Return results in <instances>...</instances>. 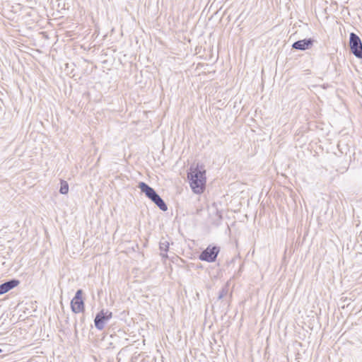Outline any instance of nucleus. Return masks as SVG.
<instances>
[{
	"label": "nucleus",
	"mask_w": 362,
	"mask_h": 362,
	"mask_svg": "<svg viewBox=\"0 0 362 362\" xmlns=\"http://www.w3.org/2000/svg\"><path fill=\"white\" fill-rule=\"evenodd\" d=\"M169 243L165 239L162 238L159 243V247L161 251V256L164 258L168 257L167 252L169 250Z\"/></svg>",
	"instance_id": "9"
},
{
	"label": "nucleus",
	"mask_w": 362,
	"mask_h": 362,
	"mask_svg": "<svg viewBox=\"0 0 362 362\" xmlns=\"http://www.w3.org/2000/svg\"><path fill=\"white\" fill-rule=\"evenodd\" d=\"M151 201L162 211H165L168 210V206L163 199L158 195V194L151 199Z\"/></svg>",
	"instance_id": "10"
},
{
	"label": "nucleus",
	"mask_w": 362,
	"mask_h": 362,
	"mask_svg": "<svg viewBox=\"0 0 362 362\" xmlns=\"http://www.w3.org/2000/svg\"><path fill=\"white\" fill-rule=\"evenodd\" d=\"M313 42L311 38L298 40L292 45V48L298 50H305L313 45Z\"/></svg>",
	"instance_id": "6"
},
{
	"label": "nucleus",
	"mask_w": 362,
	"mask_h": 362,
	"mask_svg": "<svg viewBox=\"0 0 362 362\" xmlns=\"http://www.w3.org/2000/svg\"><path fill=\"white\" fill-rule=\"evenodd\" d=\"M19 284L20 281L15 279H11L1 284L0 285V295L7 293L10 290L18 286Z\"/></svg>",
	"instance_id": "7"
},
{
	"label": "nucleus",
	"mask_w": 362,
	"mask_h": 362,
	"mask_svg": "<svg viewBox=\"0 0 362 362\" xmlns=\"http://www.w3.org/2000/svg\"><path fill=\"white\" fill-rule=\"evenodd\" d=\"M112 317V312H110L109 310L104 311V310H102L101 311H100L99 313H97V315L95 317L94 323H95V327L98 330L103 329L105 327V322L109 320L110 319H111Z\"/></svg>",
	"instance_id": "5"
},
{
	"label": "nucleus",
	"mask_w": 362,
	"mask_h": 362,
	"mask_svg": "<svg viewBox=\"0 0 362 362\" xmlns=\"http://www.w3.org/2000/svg\"><path fill=\"white\" fill-rule=\"evenodd\" d=\"M1 352H2V350L0 349V353H1Z\"/></svg>",
	"instance_id": "13"
},
{
	"label": "nucleus",
	"mask_w": 362,
	"mask_h": 362,
	"mask_svg": "<svg viewBox=\"0 0 362 362\" xmlns=\"http://www.w3.org/2000/svg\"><path fill=\"white\" fill-rule=\"evenodd\" d=\"M228 291L227 287H224V288H223L220 291V292H219V294H218V298L219 300H221V299H222L223 298H224V297L227 295Z\"/></svg>",
	"instance_id": "12"
},
{
	"label": "nucleus",
	"mask_w": 362,
	"mask_h": 362,
	"mask_svg": "<svg viewBox=\"0 0 362 362\" xmlns=\"http://www.w3.org/2000/svg\"><path fill=\"white\" fill-rule=\"evenodd\" d=\"M349 47L355 57L362 59V42L360 37L354 33H351L349 36Z\"/></svg>",
	"instance_id": "2"
},
{
	"label": "nucleus",
	"mask_w": 362,
	"mask_h": 362,
	"mask_svg": "<svg viewBox=\"0 0 362 362\" xmlns=\"http://www.w3.org/2000/svg\"><path fill=\"white\" fill-rule=\"evenodd\" d=\"M139 188L151 200L154 199V197L158 194L153 188H152L151 187H150L144 182H141L139 183Z\"/></svg>",
	"instance_id": "8"
},
{
	"label": "nucleus",
	"mask_w": 362,
	"mask_h": 362,
	"mask_svg": "<svg viewBox=\"0 0 362 362\" xmlns=\"http://www.w3.org/2000/svg\"><path fill=\"white\" fill-rule=\"evenodd\" d=\"M187 176L194 192H203L206 184L205 170L199 168L198 165L196 168L191 167Z\"/></svg>",
	"instance_id": "1"
},
{
	"label": "nucleus",
	"mask_w": 362,
	"mask_h": 362,
	"mask_svg": "<svg viewBox=\"0 0 362 362\" xmlns=\"http://www.w3.org/2000/svg\"><path fill=\"white\" fill-rule=\"evenodd\" d=\"M219 252V247L209 245L200 253L199 258L202 261L214 262L216 261Z\"/></svg>",
	"instance_id": "3"
},
{
	"label": "nucleus",
	"mask_w": 362,
	"mask_h": 362,
	"mask_svg": "<svg viewBox=\"0 0 362 362\" xmlns=\"http://www.w3.org/2000/svg\"><path fill=\"white\" fill-rule=\"evenodd\" d=\"M83 291L78 290L76 292L75 296L71 301V309L74 313H79L84 311L85 305L83 300L82 299Z\"/></svg>",
	"instance_id": "4"
},
{
	"label": "nucleus",
	"mask_w": 362,
	"mask_h": 362,
	"mask_svg": "<svg viewBox=\"0 0 362 362\" xmlns=\"http://www.w3.org/2000/svg\"><path fill=\"white\" fill-rule=\"evenodd\" d=\"M69 192V184L66 181L61 180L59 192L62 194H66Z\"/></svg>",
	"instance_id": "11"
}]
</instances>
